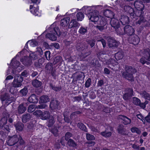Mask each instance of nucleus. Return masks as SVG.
<instances>
[{
	"mask_svg": "<svg viewBox=\"0 0 150 150\" xmlns=\"http://www.w3.org/2000/svg\"><path fill=\"white\" fill-rule=\"evenodd\" d=\"M23 69V67L20 64L19 62L16 61L15 58H14L12 60L10 67L6 72V74L7 75L10 74L11 70V73L16 74V76L15 77L12 83V86L10 88L9 90V92L11 93V94L9 95L6 93L0 96V99L3 105L7 106L15 100V99L12 95L17 93V90L16 88L20 87L22 85L23 79L19 75H18V73Z\"/></svg>",
	"mask_w": 150,
	"mask_h": 150,
	"instance_id": "nucleus-1",
	"label": "nucleus"
},
{
	"mask_svg": "<svg viewBox=\"0 0 150 150\" xmlns=\"http://www.w3.org/2000/svg\"><path fill=\"white\" fill-rule=\"evenodd\" d=\"M93 9V8L91 7L85 6L82 8V10L84 11L91 21L95 23L98 21V25L96 26V28L100 31H102L104 29V26L107 23V19L104 17L100 16L99 17L98 11H94Z\"/></svg>",
	"mask_w": 150,
	"mask_h": 150,
	"instance_id": "nucleus-2",
	"label": "nucleus"
},
{
	"mask_svg": "<svg viewBox=\"0 0 150 150\" xmlns=\"http://www.w3.org/2000/svg\"><path fill=\"white\" fill-rule=\"evenodd\" d=\"M49 31L50 33L47 34L46 36L52 41H55L57 36H59L61 35L59 28L56 26L55 23L51 25L49 28Z\"/></svg>",
	"mask_w": 150,
	"mask_h": 150,
	"instance_id": "nucleus-3",
	"label": "nucleus"
},
{
	"mask_svg": "<svg viewBox=\"0 0 150 150\" xmlns=\"http://www.w3.org/2000/svg\"><path fill=\"white\" fill-rule=\"evenodd\" d=\"M27 53H28V51L24 49L20 53V56H23L24 57V59L22 58L21 60L22 63L25 66H28L31 64L32 60L35 59L36 56L35 54V53H33L30 54V57H26Z\"/></svg>",
	"mask_w": 150,
	"mask_h": 150,
	"instance_id": "nucleus-4",
	"label": "nucleus"
},
{
	"mask_svg": "<svg viewBox=\"0 0 150 150\" xmlns=\"http://www.w3.org/2000/svg\"><path fill=\"white\" fill-rule=\"evenodd\" d=\"M146 3L150 2V0H138L135 1L134 3V6L135 8L137 9L135 13L137 16H141L142 11L144 10V5L142 4L143 2Z\"/></svg>",
	"mask_w": 150,
	"mask_h": 150,
	"instance_id": "nucleus-5",
	"label": "nucleus"
},
{
	"mask_svg": "<svg viewBox=\"0 0 150 150\" xmlns=\"http://www.w3.org/2000/svg\"><path fill=\"white\" fill-rule=\"evenodd\" d=\"M125 70L126 71L123 73V76L129 80L132 81H133L132 74L136 72V69L131 67L126 66Z\"/></svg>",
	"mask_w": 150,
	"mask_h": 150,
	"instance_id": "nucleus-6",
	"label": "nucleus"
},
{
	"mask_svg": "<svg viewBox=\"0 0 150 150\" xmlns=\"http://www.w3.org/2000/svg\"><path fill=\"white\" fill-rule=\"evenodd\" d=\"M142 57L140 60V62L144 64L146 63L147 65L149 64V62L145 60L150 61V51L149 49L145 50L144 52L142 55Z\"/></svg>",
	"mask_w": 150,
	"mask_h": 150,
	"instance_id": "nucleus-7",
	"label": "nucleus"
},
{
	"mask_svg": "<svg viewBox=\"0 0 150 150\" xmlns=\"http://www.w3.org/2000/svg\"><path fill=\"white\" fill-rule=\"evenodd\" d=\"M106 64H107L110 65L113 67L111 68L113 70H117L118 68V63L114 59H109L108 60L106 61ZM112 66H109L110 67H111Z\"/></svg>",
	"mask_w": 150,
	"mask_h": 150,
	"instance_id": "nucleus-8",
	"label": "nucleus"
},
{
	"mask_svg": "<svg viewBox=\"0 0 150 150\" xmlns=\"http://www.w3.org/2000/svg\"><path fill=\"white\" fill-rule=\"evenodd\" d=\"M30 12L35 16H40L41 15L40 13L38 11V6H33L32 5L30 6Z\"/></svg>",
	"mask_w": 150,
	"mask_h": 150,
	"instance_id": "nucleus-9",
	"label": "nucleus"
},
{
	"mask_svg": "<svg viewBox=\"0 0 150 150\" xmlns=\"http://www.w3.org/2000/svg\"><path fill=\"white\" fill-rule=\"evenodd\" d=\"M80 25V24L77 22L75 19H71L68 25V28H75L77 29Z\"/></svg>",
	"mask_w": 150,
	"mask_h": 150,
	"instance_id": "nucleus-10",
	"label": "nucleus"
},
{
	"mask_svg": "<svg viewBox=\"0 0 150 150\" xmlns=\"http://www.w3.org/2000/svg\"><path fill=\"white\" fill-rule=\"evenodd\" d=\"M18 140V137L17 136H14L9 138L7 141L8 144L9 146H12L15 144Z\"/></svg>",
	"mask_w": 150,
	"mask_h": 150,
	"instance_id": "nucleus-11",
	"label": "nucleus"
},
{
	"mask_svg": "<svg viewBox=\"0 0 150 150\" xmlns=\"http://www.w3.org/2000/svg\"><path fill=\"white\" fill-rule=\"evenodd\" d=\"M7 117H3L1 120L0 121V126L3 128L4 127L7 131H9V126L7 125H5L7 122Z\"/></svg>",
	"mask_w": 150,
	"mask_h": 150,
	"instance_id": "nucleus-12",
	"label": "nucleus"
},
{
	"mask_svg": "<svg viewBox=\"0 0 150 150\" xmlns=\"http://www.w3.org/2000/svg\"><path fill=\"white\" fill-rule=\"evenodd\" d=\"M124 31L125 33L131 35L134 33V30L132 26L129 25L125 26L124 28Z\"/></svg>",
	"mask_w": 150,
	"mask_h": 150,
	"instance_id": "nucleus-13",
	"label": "nucleus"
},
{
	"mask_svg": "<svg viewBox=\"0 0 150 150\" xmlns=\"http://www.w3.org/2000/svg\"><path fill=\"white\" fill-rule=\"evenodd\" d=\"M103 14L105 16L108 18H112L114 16L112 12L108 9H106L104 11Z\"/></svg>",
	"mask_w": 150,
	"mask_h": 150,
	"instance_id": "nucleus-14",
	"label": "nucleus"
},
{
	"mask_svg": "<svg viewBox=\"0 0 150 150\" xmlns=\"http://www.w3.org/2000/svg\"><path fill=\"white\" fill-rule=\"evenodd\" d=\"M108 44L110 47L117 46L118 43L116 40L112 38H110L108 40Z\"/></svg>",
	"mask_w": 150,
	"mask_h": 150,
	"instance_id": "nucleus-15",
	"label": "nucleus"
},
{
	"mask_svg": "<svg viewBox=\"0 0 150 150\" xmlns=\"http://www.w3.org/2000/svg\"><path fill=\"white\" fill-rule=\"evenodd\" d=\"M70 18L69 17L64 18L61 20L60 25L63 27H65L69 23Z\"/></svg>",
	"mask_w": 150,
	"mask_h": 150,
	"instance_id": "nucleus-16",
	"label": "nucleus"
},
{
	"mask_svg": "<svg viewBox=\"0 0 150 150\" xmlns=\"http://www.w3.org/2000/svg\"><path fill=\"white\" fill-rule=\"evenodd\" d=\"M119 117L122 120L123 123L125 125L130 124L131 122V119L126 116H120Z\"/></svg>",
	"mask_w": 150,
	"mask_h": 150,
	"instance_id": "nucleus-17",
	"label": "nucleus"
},
{
	"mask_svg": "<svg viewBox=\"0 0 150 150\" xmlns=\"http://www.w3.org/2000/svg\"><path fill=\"white\" fill-rule=\"evenodd\" d=\"M111 18L110 23L112 26L115 28L119 27V24L118 20L112 18Z\"/></svg>",
	"mask_w": 150,
	"mask_h": 150,
	"instance_id": "nucleus-18",
	"label": "nucleus"
},
{
	"mask_svg": "<svg viewBox=\"0 0 150 150\" xmlns=\"http://www.w3.org/2000/svg\"><path fill=\"white\" fill-rule=\"evenodd\" d=\"M38 100L35 94H32L28 99V101L30 103H36Z\"/></svg>",
	"mask_w": 150,
	"mask_h": 150,
	"instance_id": "nucleus-19",
	"label": "nucleus"
},
{
	"mask_svg": "<svg viewBox=\"0 0 150 150\" xmlns=\"http://www.w3.org/2000/svg\"><path fill=\"white\" fill-rule=\"evenodd\" d=\"M120 22L123 25L128 23L129 22L128 17L124 15L122 16L121 18L120 19Z\"/></svg>",
	"mask_w": 150,
	"mask_h": 150,
	"instance_id": "nucleus-20",
	"label": "nucleus"
},
{
	"mask_svg": "<svg viewBox=\"0 0 150 150\" xmlns=\"http://www.w3.org/2000/svg\"><path fill=\"white\" fill-rule=\"evenodd\" d=\"M140 94L142 97L145 99L150 100V94L146 91H142L140 93Z\"/></svg>",
	"mask_w": 150,
	"mask_h": 150,
	"instance_id": "nucleus-21",
	"label": "nucleus"
},
{
	"mask_svg": "<svg viewBox=\"0 0 150 150\" xmlns=\"http://www.w3.org/2000/svg\"><path fill=\"white\" fill-rule=\"evenodd\" d=\"M124 56V54L123 52L120 51L118 52L115 54V57L117 60H119L122 59Z\"/></svg>",
	"mask_w": 150,
	"mask_h": 150,
	"instance_id": "nucleus-22",
	"label": "nucleus"
},
{
	"mask_svg": "<svg viewBox=\"0 0 150 150\" xmlns=\"http://www.w3.org/2000/svg\"><path fill=\"white\" fill-rule=\"evenodd\" d=\"M58 104V102L57 100H53L50 103V107L52 110L55 109L57 108Z\"/></svg>",
	"mask_w": 150,
	"mask_h": 150,
	"instance_id": "nucleus-23",
	"label": "nucleus"
},
{
	"mask_svg": "<svg viewBox=\"0 0 150 150\" xmlns=\"http://www.w3.org/2000/svg\"><path fill=\"white\" fill-rule=\"evenodd\" d=\"M117 131L118 133L121 134H122L126 135L127 134V132L126 130L124 129L123 128V126L120 125L117 129Z\"/></svg>",
	"mask_w": 150,
	"mask_h": 150,
	"instance_id": "nucleus-24",
	"label": "nucleus"
},
{
	"mask_svg": "<svg viewBox=\"0 0 150 150\" xmlns=\"http://www.w3.org/2000/svg\"><path fill=\"white\" fill-rule=\"evenodd\" d=\"M50 115L48 112L45 111L42 112V114L40 117V119L42 120H45L49 118Z\"/></svg>",
	"mask_w": 150,
	"mask_h": 150,
	"instance_id": "nucleus-25",
	"label": "nucleus"
},
{
	"mask_svg": "<svg viewBox=\"0 0 150 150\" xmlns=\"http://www.w3.org/2000/svg\"><path fill=\"white\" fill-rule=\"evenodd\" d=\"M131 39L133 44L134 45L138 44L139 42V38L136 35H134V37Z\"/></svg>",
	"mask_w": 150,
	"mask_h": 150,
	"instance_id": "nucleus-26",
	"label": "nucleus"
},
{
	"mask_svg": "<svg viewBox=\"0 0 150 150\" xmlns=\"http://www.w3.org/2000/svg\"><path fill=\"white\" fill-rule=\"evenodd\" d=\"M49 101V99L47 96H43L41 97L40 102L42 103H46Z\"/></svg>",
	"mask_w": 150,
	"mask_h": 150,
	"instance_id": "nucleus-27",
	"label": "nucleus"
},
{
	"mask_svg": "<svg viewBox=\"0 0 150 150\" xmlns=\"http://www.w3.org/2000/svg\"><path fill=\"white\" fill-rule=\"evenodd\" d=\"M76 17L78 21H81L84 18L83 14L81 12H79L76 14Z\"/></svg>",
	"mask_w": 150,
	"mask_h": 150,
	"instance_id": "nucleus-28",
	"label": "nucleus"
},
{
	"mask_svg": "<svg viewBox=\"0 0 150 150\" xmlns=\"http://www.w3.org/2000/svg\"><path fill=\"white\" fill-rule=\"evenodd\" d=\"M133 90L132 89L129 90V93L125 94L123 96V98L124 99L126 100L129 98V97L131 96L133 94Z\"/></svg>",
	"mask_w": 150,
	"mask_h": 150,
	"instance_id": "nucleus-29",
	"label": "nucleus"
},
{
	"mask_svg": "<svg viewBox=\"0 0 150 150\" xmlns=\"http://www.w3.org/2000/svg\"><path fill=\"white\" fill-rule=\"evenodd\" d=\"M26 108L23 106L22 104H21L18 107V111L19 113H23L26 110Z\"/></svg>",
	"mask_w": 150,
	"mask_h": 150,
	"instance_id": "nucleus-30",
	"label": "nucleus"
},
{
	"mask_svg": "<svg viewBox=\"0 0 150 150\" xmlns=\"http://www.w3.org/2000/svg\"><path fill=\"white\" fill-rule=\"evenodd\" d=\"M79 32L81 34H85L87 32V28L81 27L79 28Z\"/></svg>",
	"mask_w": 150,
	"mask_h": 150,
	"instance_id": "nucleus-31",
	"label": "nucleus"
},
{
	"mask_svg": "<svg viewBox=\"0 0 150 150\" xmlns=\"http://www.w3.org/2000/svg\"><path fill=\"white\" fill-rule=\"evenodd\" d=\"M15 127L17 130L21 131L23 129V126L21 123H18L15 125Z\"/></svg>",
	"mask_w": 150,
	"mask_h": 150,
	"instance_id": "nucleus-32",
	"label": "nucleus"
},
{
	"mask_svg": "<svg viewBox=\"0 0 150 150\" xmlns=\"http://www.w3.org/2000/svg\"><path fill=\"white\" fill-rule=\"evenodd\" d=\"M32 84L33 86L36 87L40 86L41 84V82L37 80H33L32 82Z\"/></svg>",
	"mask_w": 150,
	"mask_h": 150,
	"instance_id": "nucleus-33",
	"label": "nucleus"
},
{
	"mask_svg": "<svg viewBox=\"0 0 150 150\" xmlns=\"http://www.w3.org/2000/svg\"><path fill=\"white\" fill-rule=\"evenodd\" d=\"M30 118V114H27L24 115L23 116L22 118V121L23 122H26Z\"/></svg>",
	"mask_w": 150,
	"mask_h": 150,
	"instance_id": "nucleus-34",
	"label": "nucleus"
},
{
	"mask_svg": "<svg viewBox=\"0 0 150 150\" xmlns=\"http://www.w3.org/2000/svg\"><path fill=\"white\" fill-rule=\"evenodd\" d=\"M29 43L30 44L31 47H34L37 45L38 42L35 40H32L31 41H29L25 44V46L27 45V43Z\"/></svg>",
	"mask_w": 150,
	"mask_h": 150,
	"instance_id": "nucleus-35",
	"label": "nucleus"
},
{
	"mask_svg": "<svg viewBox=\"0 0 150 150\" xmlns=\"http://www.w3.org/2000/svg\"><path fill=\"white\" fill-rule=\"evenodd\" d=\"M131 131L133 133H136L138 134H139L141 133V131L137 128L134 127L131 129Z\"/></svg>",
	"mask_w": 150,
	"mask_h": 150,
	"instance_id": "nucleus-36",
	"label": "nucleus"
},
{
	"mask_svg": "<svg viewBox=\"0 0 150 150\" xmlns=\"http://www.w3.org/2000/svg\"><path fill=\"white\" fill-rule=\"evenodd\" d=\"M36 107L35 105H31L29 106L28 108V111L29 112H31L33 111Z\"/></svg>",
	"mask_w": 150,
	"mask_h": 150,
	"instance_id": "nucleus-37",
	"label": "nucleus"
},
{
	"mask_svg": "<svg viewBox=\"0 0 150 150\" xmlns=\"http://www.w3.org/2000/svg\"><path fill=\"white\" fill-rule=\"evenodd\" d=\"M33 114L37 117H40L42 114V112L40 110H36L33 113Z\"/></svg>",
	"mask_w": 150,
	"mask_h": 150,
	"instance_id": "nucleus-38",
	"label": "nucleus"
},
{
	"mask_svg": "<svg viewBox=\"0 0 150 150\" xmlns=\"http://www.w3.org/2000/svg\"><path fill=\"white\" fill-rule=\"evenodd\" d=\"M20 92L23 96H25L27 95L28 91L27 88L24 87L21 90Z\"/></svg>",
	"mask_w": 150,
	"mask_h": 150,
	"instance_id": "nucleus-39",
	"label": "nucleus"
},
{
	"mask_svg": "<svg viewBox=\"0 0 150 150\" xmlns=\"http://www.w3.org/2000/svg\"><path fill=\"white\" fill-rule=\"evenodd\" d=\"M101 134L103 136L106 137H110L111 135V133L110 132H107L106 131L101 132Z\"/></svg>",
	"mask_w": 150,
	"mask_h": 150,
	"instance_id": "nucleus-40",
	"label": "nucleus"
},
{
	"mask_svg": "<svg viewBox=\"0 0 150 150\" xmlns=\"http://www.w3.org/2000/svg\"><path fill=\"white\" fill-rule=\"evenodd\" d=\"M132 99V102L134 104L138 105L140 104L141 101L139 99L136 97H134Z\"/></svg>",
	"mask_w": 150,
	"mask_h": 150,
	"instance_id": "nucleus-41",
	"label": "nucleus"
},
{
	"mask_svg": "<svg viewBox=\"0 0 150 150\" xmlns=\"http://www.w3.org/2000/svg\"><path fill=\"white\" fill-rule=\"evenodd\" d=\"M78 126L83 131H84L86 132V127L85 126L83 123H79L78 125Z\"/></svg>",
	"mask_w": 150,
	"mask_h": 150,
	"instance_id": "nucleus-42",
	"label": "nucleus"
},
{
	"mask_svg": "<svg viewBox=\"0 0 150 150\" xmlns=\"http://www.w3.org/2000/svg\"><path fill=\"white\" fill-rule=\"evenodd\" d=\"M86 137L88 140H94L95 139L94 136L88 134H86Z\"/></svg>",
	"mask_w": 150,
	"mask_h": 150,
	"instance_id": "nucleus-43",
	"label": "nucleus"
},
{
	"mask_svg": "<svg viewBox=\"0 0 150 150\" xmlns=\"http://www.w3.org/2000/svg\"><path fill=\"white\" fill-rule=\"evenodd\" d=\"M68 144L71 146H76V144L74 142L73 140L71 139H69L68 142Z\"/></svg>",
	"mask_w": 150,
	"mask_h": 150,
	"instance_id": "nucleus-44",
	"label": "nucleus"
},
{
	"mask_svg": "<svg viewBox=\"0 0 150 150\" xmlns=\"http://www.w3.org/2000/svg\"><path fill=\"white\" fill-rule=\"evenodd\" d=\"M46 68L47 70L50 71H52V63H50L48 64L46 67Z\"/></svg>",
	"mask_w": 150,
	"mask_h": 150,
	"instance_id": "nucleus-45",
	"label": "nucleus"
},
{
	"mask_svg": "<svg viewBox=\"0 0 150 150\" xmlns=\"http://www.w3.org/2000/svg\"><path fill=\"white\" fill-rule=\"evenodd\" d=\"M72 136V134L69 132H67L65 135V140L67 141Z\"/></svg>",
	"mask_w": 150,
	"mask_h": 150,
	"instance_id": "nucleus-46",
	"label": "nucleus"
},
{
	"mask_svg": "<svg viewBox=\"0 0 150 150\" xmlns=\"http://www.w3.org/2000/svg\"><path fill=\"white\" fill-rule=\"evenodd\" d=\"M91 79L90 78H88L86 81L85 83V86L86 87H89L91 85Z\"/></svg>",
	"mask_w": 150,
	"mask_h": 150,
	"instance_id": "nucleus-47",
	"label": "nucleus"
},
{
	"mask_svg": "<svg viewBox=\"0 0 150 150\" xmlns=\"http://www.w3.org/2000/svg\"><path fill=\"white\" fill-rule=\"evenodd\" d=\"M50 52L47 51H46L45 53V55L47 59L49 60L50 59Z\"/></svg>",
	"mask_w": 150,
	"mask_h": 150,
	"instance_id": "nucleus-48",
	"label": "nucleus"
},
{
	"mask_svg": "<svg viewBox=\"0 0 150 150\" xmlns=\"http://www.w3.org/2000/svg\"><path fill=\"white\" fill-rule=\"evenodd\" d=\"M64 115L65 121L67 123H69L70 122V120L69 118L68 117L67 115H66L65 112L64 113Z\"/></svg>",
	"mask_w": 150,
	"mask_h": 150,
	"instance_id": "nucleus-49",
	"label": "nucleus"
},
{
	"mask_svg": "<svg viewBox=\"0 0 150 150\" xmlns=\"http://www.w3.org/2000/svg\"><path fill=\"white\" fill-rule=\"evenodd\" d=\"M50 86L53 90L55 91H59L61 90V88L60 87H54L52 85H51Z\"/></svg>",
	"mask_w": 150,
	"mask_h": 150,
	"instance_id": "nucleus-50",
	"label": "nucleus"
},
{
	"mask_svg": "<svg viewBox=\"0 0 150 150\" xmlns=\"http://www.w3.org/2000/svg\"><path fill=\"white\" fill-rule=\"evenodd\" d=\"M98 41H100L103 45V47H104L106 45V43L105 41L103 39H101L99 40H98Z\"/></svg>",
	"mask_w": 150,
	"mask_h": 150,
	"instance_id": "nucleus-51",
	"label": "nucleus"
},
{
	"mask_svg": "<svg viewBox=\"0 0 150 150\" xmlns=\"http://www.w3.org/2000/svg\"><path fill=\"white\" fill-rule=\"evenodd\" d=\"M37 52L38 54H42V50L41 48H37Z\"/></svg>",
	"mask_w": 150,
	"mask_h": 150,
	"instance_id": "nucleus-52",
	"label": "nucleus"
},
{
	"mask_svg": "<svg viewBox=\"0 0 150 150\" xmlns=\"http://www.w3.org/2000/svg\"><path fill=\"white\" fill-rule=\"evenodd\" d=\"M95 41L93 40H90L89 42L90 44L91 47H93L95 45Z\"/></svg>",
	"mask_w": 150,
	"mask_h": 150,
	"instance_id": "nucleus-53",
	"label": "nucleus"
},
{
	"mask_svg": "<svg viewBox=\"0 0 150 150\" xmlns=\"http://www.w3.org/2000/svg\"><path fill=\"white\" fill-rule=\"evenodd\" d=\"M146 121L148 122H150V115H149L145 118Z\"/></svg>",
	"mask_w": 150,
	"mask_h": 150,
	"instance_id": "nucleus-54",
	"label": "nucleus"
},
{
	"mask_svg": "<svg viewBox=\"0 0 150 150\" xmlns=\"http://www.w3.org/2000/svg\"><path fill=\"white\" fill-rule=\"evenodd\" d=\"M137 117L139 119H140L143 122H144L143 120H142V119H143V116L141 114H137Z\"/></svg>",
	"mask_w": 150,
	"mask_h": 150,
	"instance_id": "nucleus-55",
	"label": "nucleus"
},
{
	"mask_svg": "<svg viewBox=\"0 0 150 150\" xmlns=\"http://www.w3.org/2000/svg\"><path fill=\"white\" fill-rule=\"evenodd\" d=\"M58 132V131L57 129L56 128L52 130V132L54 134L55 136H56L57 135Z\"/></svg>",
	"mask_w": 150,
	"mask_h": 150,
	"instance_id": "nucleus-56",
	"label": "nucleus"
},
{
	"mask_svg": "<svg viewBox=\"0 0 150 150\" xmlns=\"http://www.w3.org/2000/svg\"><path fill=\"white\" fill-rule=\"evenodd\" d=\"M18 141H19V143L21 144H23L24 143L23 140L22 139L21 137L20 136L18 137Z\"/></svg>",
	"mask_w": 150,
	"mask_h": 150,
	"instance_id": "nucleus-57",
	"label": "nucleus"
},
{
	"mask_svg": "<svg viewBox=\"0 0 150 150\" xmlns=\"http://www.w3.org/2000/svg\"><path fill=\"white\" fill-rule=\"evenodd\" d=\"M145 21V20L143 17H142L140 18V20L139 21L138 23H139L140 24L142 22H144Z\"/></svg>",
	"mask_w": 150,
	"mask_h": 150,
	"instance_id": "nucleus-58",
	"label": "nucleus"
},
{
	"mask_svg": "<svg viewBox=\"0 0 150 150\" xmlns=\"http://www.w3.org/2000/svg\"><path fill=\"white\" fill-rule=\"evenodd\" d=\"M103 81L102 80H100L98 81V86H100L103 84Z\"/></svg>",
	"mask_w": 150,
	"mask_h": 150,
	"instance_id": "nucleus-59",
	"label": "nucleus"
},
{
	"mask_svg": "<svg viewBox=\"0 0 150 150\" xmlns=\"http://www.w3.org/2000/svg\"><path fill=\"white\" fill-rule=\"evenodd\" d=\"M132 147L134 149L138 150L139 149V146L137 145L134 144L132 145Z\"/></svg>",
	"mask_w": 150,
	"mask_h": 150,
	"instance_id": "nucleus-60",
	"label": "nucleus"
},
{
	"mask_svg": "<svg viewBox=\"0 0 150 150\" xmlns=\"http://www.w3.org/2000/svg\"><path fill=\"white\" fill-rule=\"evenodd\" d=\"M139 105L140 107L142 108H145L146 105H145V104L144 103H141V102L140 103V104L139 105Z\"/></svg>",
	"mask_w": 150,
	"mask_h": 150,
	"instance_id": "nucleus-61",
	"label": "nucleus"
},
{
	"mask_svg": "<svg viewBox=\"0 0 150 150\" xmlns=\"http://www.w3.org/2000/svg\"><path fill=\"white\" fill-rule=\"evenodd\" d=\"M33 3L39 4L40 2V0H31Z\"/></svg>",
	"mask_w": 150,
	"mask_h": 150,
	"instance_id": "nucleus-62",
	"label": "nucleus"
},
{
	"mask_svg": "<svg viewBox=\"0 0 150 150\" xmlns=\"http://www.w3.org/2000/svg\"><path fill=\"white\" fill-rule=\"evenodd\" d=\"M28 74V72L26 71H25L22 72L21 73V75L22 76H27Z\"/></svg>",
	"mask_w": 150,
	"mask_h": 150,
	"instance_id": "nucleus-63",
	"label": "nucleus"
},
{
	"mask_svg": "<svg viewBox=\"0 0 150 150\" xmlns=\"http://www.w3.org/2000/svg\"><path fill=\"white\" fill-rule=\"evenodd\" d=\"M53 46L57 49H58L59 48V45L58 43H54L53 44Z\"/></svg>",
	"mask_w": 150,
	"mask_h": 150,
	"instance_id": "nucleus-64",
	"label": "nucleus"
}]
</instances>
